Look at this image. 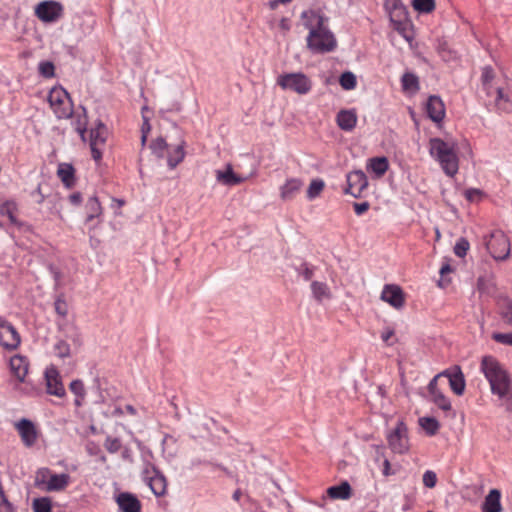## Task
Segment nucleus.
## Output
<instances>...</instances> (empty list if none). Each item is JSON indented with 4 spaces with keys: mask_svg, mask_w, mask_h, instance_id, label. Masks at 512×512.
<instances>
[{
    "mask_svg": "<svg viewBox=\"0 0 512 512\" xmlns=\"http://www.w3.org/2000/svg\"><path fill=\"white\" fill-rule=\"evenodd\" d=\"M304 27L309 31L307 48L314 54H324L335 50L337 40L329 29L328 18L319 11L307 10L301 14Z\"/></svg>",
    "mask_w": 512,
    "mask_h": 512,
    "instance_id": "1",
    "label": "nucleus"
},
{
    "mask_svg": "<svg viewBox=\"0 0 512 512\" xmlns=\"http://www.w3.org/2000/svg\"><path fill=\"white\" fill-rule=\"evenodd\" d=\"M480 371L489 382L492 394L512 403L511 378L498 359L492 355L483 356Z\"/></svg>",
    "mask_w": 512,
    "mask_h": 512,
    "instance_id": "2",
    "label": "nucleus"
},
{
    "mask_svg": "<svg viewBox=\"0 0 512 512\" xmlns=\"http://www.w3.org/2000/svg\"><path fill=\"white\" fill-rule=\"evenodd\" d=\"M429 153L441 166L447 176L453 177L458 173L459 160L454 145L445 142L441 138L429 140Z\"/></svg>",
    "mask_w": 512,
    "mask_h": 512,
    "instance_id": "3",
    "label": "nucleus"
},
{
    "mask_svg": "<svg viewBox=\"0 0 512 512\" xmlns=\"http://www.w3.org/2000/svg\"><path fill=\"white\" fill-rule=\"evenodd\" d=\"M48 102L58 119H68L73 115V103L69 93L62 87H54L48 95Z\"/></svg>",
    "mask_w": 512,
    "mask_h": 512,
    "instance_id": "4",
    "label": "nucleus"
},
{
    "mask_svg": "<svg viewBox=\"0 0 512 512\" xmlns=\"http://www.w3.org/2000/svg\"><path fill=\"white\" fill-rule=\"evenodd\" d=\"M277 84L283 90H290L299 95H306L312 89L311 79L302 72L282 74L277 78Z\"/></svg>",
    "mask_w": 512,
    "mask_h": 512,
    "instance_id": "5",
    "label": "nucleus"
},
{
    "mask_svg": "<svg viewBox=\"0 0 512 512\" xmlns=\"http://www.w3.org/2000/svg\"><path fill=\"white\" fill-rule=\"evenodd\" d=\"M141 476L156 497H162L166 494L167 479L154 464L147 462L141 472Z\"/></svg>",
    "mask_w": 512,
    "mask_h": 512,
    "instance_id": "6",
    "label": "nucleus"
},
{
    "mask_svg": "<svg viewBox=\"0 0 512 512\" xmlns=\"http://www.w3.org/2000/svg\"><path fill=\"white\" fill-rule=\"evenodd\" d=\"M485 245L490 255L495 260H505L510 255V242L505 233L501 230L492 232Z\"/></svg>",
    "mask_w": 512,
    "mask_h": 512,
    "instance_id": "7",
    "label": "nucleus"
},
{
    "mask_svg": "<svg viewBox=\"0 0 512 512\" xmlns=\"http://www.w3.org/2000/svg\"><path fill=\"white\" fill-rule=\"evenodd\" d=\"M13 426L25 448L30 449L37 444L41 432L32 420L28 418H21L16 421Z\"/></svg>",
    "mask_w": 512,
    "mask_h": 512,
    "instance_id": "8",
    "label": "nucleus"
},
{
    "mask_svg": "<svg viewBox=\"0 0 512 512\" xmlns=\"http://www.w3.org/2000/svg\"><path fill=\"white\" fill-rule=\"evenodd\" d=\"M387 441L394 453L403 454L408 451V428L403 421H398L396 427L387 434Z\"/></svg>",
    "mask_w": 512,
    "mask_h": 512,
    "instance_id": "9",
    "label": "nucleus"
},
{
    "mask_svg": "<svg viewBox=\"0 0 512 512\" xmlns=\"http://www.w3.org/2000/svg\"><path fill=\"white\" fill-rule=\"evenodd\" d=\"M63 6L54 0L42 1L35 7V15L44 23H54L63 16Z\"/></svg>",
    "mask_w": 512,
    "mask_h": 512,
    "instance_id": "10",
    "label": "nucleus"
},
{
    "mask_svg": "<svg viewBox=\"0 0 512 512\" xmlns=\"http://www.w3.org/2000/svg\"><path fill=\"white\" fill-rule=\"evenodd\" d=\"M21 343L16 328L6 319L0 317V345L9 351L15 350Z\"/></svg>",
    "mask_w": 512,
    "mask_h": 512,
    "instance_id": "11",
    "label": "nucleus"
},
{
    "mask_svg": "<svg viewBox=\"0 0 512 512\" xmlns=\"http://www.w3.org/2000/svg\"><path fill=\"white\" fill-rule=\"evenodd\" d=\"M347 187L345 194H350L354 198L362 197L363 191L368 187V179L362 170L351 171L346 175Z\"/></svg>",
    "mask_w": 512,
    "mask_h": 512,
    "instance_id": "12",
    "label": "nucleus"
},
{
    "mask_svg": "<svg viewBox=\"0 0 512 512\" xmlns=\"http://www.w3.org/2000/svg\"><path fill=\"white\" fill-rule=\"evenodd\" d=\"M107 139V128L101 122L98 121L96 126L90 131V149L92 158L95 161H100L102 158L101 147L105 144Z\"/></svg>",
    "mask_w": 512,
    "mask_h": 512,
    "instance_id": "13",
    "label": "nucleus"
},
{
    "mask_svg": "<svg viewBox=\"0 0 512 512\" xmlns=\"http://www.w3.org/2000/svg\"><path fill=\"white\" fill-rule=\"evenodd\" d=\"M46 391L50 395L62 398L66 390L61 381V376L55 366L47 367L45 370Z\"/></svg>",
    "mask_w": 512,
    "mask_h": 512,
    "instance_id": "14",
    "label": "nucleus"
},
{
    "mask_svg": "<svg viewBox=\"0 0 512 512\" xmlns=\"http://www.w3.org/2000/svg\"><path fill=\"white\" fill-rule=\"evenodd\" d=\"M380 298L395 309H401L405 303L402 289L395 284L384 285Z\"/></svg>",
    "mask_w": 512,
    "mask_h": 512,
    "instance_id": "15",
    "label": "nucleus"
},
{
    "mask_svg": "<svg viewBox=\"0 0 512 512\" xmlns=\"http://www.w3.org/2000/svg\"><path fill=\"white\" fill-rule=\"evenodd\" d=\"M427 116L435 123L441 122L445 117V105L437 95L429 96L426 102Z\"/></svg>",
    "mask_w": 512,
    "mask_h": 512,
    "instance_id": "16",
    "label": "nucleus"
},
{
    "mask_svg": "<svg viewBox=\"0 0 512 512\" xmlns=\"http://www.w3.org/2000/svg\"><path fill=\"white\" fill-rule=\"evenodd\" d=\"M116 503L121 512H141L140 500L130 492H121L116 497Z\"/></svg>",
    "mask_w": 512,
    "mask_h": 512,
    "instance_id": "17",
    "label": "nucleus"
},
{
    "mask_svg": "<svg viewBox=\"0 0 512 512\" xmlns=\"http://www.w3.org/2000/svg\"><path fill=\"white\" fill-rule=\"evenodd\" d=\"M430 400L443 411H450V400L438 389L436 378H432L428 384Z\"/></svg>",
    "mask_w": 512,
    "mask_h": 512,
    "instance_id": "18",
    "label": "nucleus"
},
{
    "mask_svg": "<svg viewBox=\"0 0 512 512\" xmlns=\"http://www.w3.org/2000/svg\"><path fill=\"white\" fill-rule=\"evenodd\" d=\"M10 370L19 382H24L28 373L29 361L25 356L14 355L10 358Z\"/></svg>",
    "mask_w": 512,
    "mask_h": 512,
    "instance_id": "19",
    "label": "nucleus"
},
{
    "mask_svg": "<svg viewBox=\"0 0 512 512\" xmlns=\"http://www.w3.org/2000/svg\"><path fill=\"white\" fill-rule=\"evenodd\" d=\"M303 187V181L299 178H289L280 187V197L283 201H290L296 197Z\"/></svg>",
    "mask_w": 512,
    "mask_h": 512,
    "instance_id": "20",
    "label": "nucleus"
},
{
    "mask_svg": "<svg viewBox=\"0 0 512 512\" xmlns=\"http://www.w3.org/2000/svg\"><path fill=\"white\" fill-rule=\"evenodd\" d=\"M247 177H242L234 173L232 166L227 165L226 170H216V180L226 186H235L246 181Z\"/></svg>",
    "mask_w": 512,
    "mask_h": 512,
    "instance_id": "21",
    "label": "nucleus"
},
{
    "mask_svg": "<svg viewBox=\"0 0 512 512\" xmlns=\"http://www.w3.org/2000/svg\"><path fill=\"white\" fill-rule=\"evenodd\" d=\"M336 123L341 130L350 132L357 124V115L354 110L343 109L336 115Z\"/></svg>",
    "mask_w": 512,
    "mask_h": 512,
    "instance_id": "22",
    "label": "nucleus"
},
{
    "mask_svg": "<svg viewBox=\"0 0 512 512\" xmlns=\"http://www.w3.org/2000/svg\"><path fill=\"white\" fill-rule=\"evenodd\" d=\"M71 477L67 473L55 474L52 473L48 482V485L45 487V491L47 492H60L66 489V487L70 484Z\"/></svg>",
    "mask_w": 512,
    "mask_h": 512,
    "instance_id": "23",
    "label": "nucleus"
},
{
    "mask_svg": "<svg viewBox=\"0 0 512 512\" xmlns=\"http://www.w3.org/2000/svg\"><path fill=\"white\" fill-rule=\"evenodd\" d=\"M501 493L497 489H492L485 497L482 504V512H501Z\"/></svg>",
    "mask_w": 512,
    "mask_h": 512,
    "instance_id": "24",
    "label": "nucleus"
},
{
    "mask_svg": "<svg viewBox=\"0 0 512 512\" xmlns=\"http://www.w3.org/2000/svg\"><path fill=\"white\" fill-rule=\"evenodd\" d=\"M57 175L67 188H72L75 184V169L70 163H60L57 169Z\"/></svg>",
    "mask_w": 512,
    "mask_h": 512,
    "instance_id": "25",
    "label": "nucleus"
},
{
    "mask_svg": "<svg viewBox=\"0 0 512 512\" xmlns=\"http://www.w3.org/2000/svg\"><path fill=\"white\" fill-rule=\"evenodd\" d=\"M389 169L388 159L384 156L373 157L368 160L367 170L374 173L377 178L382 177Z\"/></svg>",
    "mask_w": 512,
    "mask_h": 512,
    "instance_id": "26",
    "label": "nucleus"
},
{
    "mask_svg": "<svg viewBox=\"0 0 512 512\" xmlns=\"http://www.w3.org/2000/svg\"><path fill=\"white\" fill-rule=\"evenodd\" d=\"M449 386L456 395H463L466 382L464 374L459 366H454V374L450 377Z\"/></svg>",
    "mask_w": 512,
    "mask_h": 512,
    "instance_id": "27",
    "label": "nucleus"
},
{
    "mask_svg": "<svg viewBox=\"0 0 512 512\" xmlns=\"http://www.w3.org/2000/svg\"><path fill=\"white\" fill-rule=\"evenodd\" d=\"M327 494L331 499L347 500L351 497V486L347 481H344L340 485L329 487Z\"/></svg>",
    "mask_w": 512,
    "mask_h": 512,
    "instance_id": "28",
    "label": "nucleus"
},
{
    "mask_svg": "<svg viewBox=\"0 0 512 512\" xmlns=\"http://www.w3.org/2000/svg\"><path fill=\"white\" fill-rule=\"evenodd\" d=\"M393 28L409 43L414 40L415 33L413 29V24L410 18L398 21V23L393 24Z\"/></svg>",
    "mask_w": 512,
    "mask_h": 512,
    "instance_id": "29",
    "label": "nucleus"
},
{
    "mask_svg": "<svg viewBox=\"0 0 512 512\" xmlns=\"http://www.w3.org/2000/svg\"><path fill=\"white\" fill-rule=\"evenodd\" d=\"M401 86L404 92H418L420 89L418 76L412 72L404 73L401 77Z\"/></svg>",
    "mask_w": 512,
    "mask_h": 512,
    "instance_id": "30",
    "label": "nucleus"
},
{
    "mask_svg": "<svg viewBox=\"0 0 512 512\" xmlns=\"http://www.w3.org/2000/svg\"><path fill=\"white\" fill-rule=\"evenodd\" d=\"M492 104L501 111H509L512 108L510 97L501 88L495 89Z\"/></svg>",
    "mask_w": 512,
    "mask_h": 512,
    "instance_id": "31",
    "label": "nucleus"
},
{
    "mask_svg": "<svg viewBox=\"0 0 512 512\" xmlns=\"http://www.w3.org/2000/svg\"><path fill=\"white\" fill-rule=\"evenodd\" d=\"M86 211V222H90L101 215L102 207L96 196H92L88 199L86 203Z\"/></svg>",
    "mask_w": 512,
    "mask_h": 512,
    "instance_id": "32",
    "label": "nucleus"
},
{
    "mask_svg": "<svg viewBox=\"0 0 512 512\" xmlns=\"http://www.w3.org/2000/svg\"><path fill=\"white\" fill-rule=\"evenodd\" d=\"M185 157L184 145H177L172 151L169 152L167 164L170 169H174Z\"/></svg>",
    "mask_w": 512,
    "mask_h": 512,
    "instance_id": "33",
    "label": "nucleus"
},
{
    "mask_svg": "<svg viewBox=\"0 0 512 512\" xmlns=\"http://www.w3.org/2000/svg\"><path fill=\"white\" fill-rule=\"evenodd\" d=\"M311 290L314 298L319 302L324 298L330 297V291L326 283L313 281L311 283Z\"/></svg>",
    "mask_w": 512,
    "mask_h": 512,
    "instance_id": "34",
    "label": "nucleus"
},
{
    "mask_svg": "<svg viewBox=\"0 0 512 512\" xmlns=\"http://www.w3.org/2000/svg\"><path fill=\"white\" fill-rule=\"evenodd\" d=\"M17 210L16 203L13 201H6L0 206V213L3 216H7L9 221L13 225H20V222L17 220L15 216V212Z\"/></svg>",
    "mask_w": 512,
    "mask_h": 512,
    "instance_id": "35",
    "label": "nucleus"
},
{
    "mask_svg": "<svg viewBox=\"0 0 512 512\" xmlns=\"http://www.w3.org/2000/svg\"><path fill=\"white\" fill-rule=\"evenodd\" d=\"M51 474H52V471L49 468H47V467L39 468L36 471V475H35V481H34L35 486L37 488H40L41 490L45 491V487L48 485Z\"/></svg>",
    "mask_w": 512,
    "mask_h": 512,
    "instance_id": "36",
    "label": "nucleus"
},
{
    "mask_svg": "<svg viewBox=\"0 0 512 512\" xmlns=\"http://www.w3.org/2000/svg\"><path fill=\"white\" fill-rule=\"evenodd\" d=\"M419 423L429 436L435 435L440 428L438 420L434 417H422L419 419Z\"/></svg>",
    "mask_w": 512,
    "mask_h": 512,
    "instance_id": "37",
    "label": "nucleus"
},
{
    "mask_svg": "<svg viewBox=\"0 0 512 512\" xmlns=\"http://www.w3.org/2000/svg\"><path fill=\"white\" fill-rule=\"evenodd\" d=\"M33 512H52V502L49 497L35 498L32 501Z\"/></svg>",
    "mask_w": 512,
    "mask_h": 512,
    "instance_id": "38",
    "label": "nucleus"
},
{
    "mask_svg": "<svg viewBox=\"0 0 512 512\" xmlns=\"http://www.w3.org/2000/svg\"><path fill=\"white\" fill-rule=\"evenodd\" d=\"M325 187V183L322 179H313L307 189V198L313 200L317 198Z\"/></svg>",
    "mask_w": 512,
    "mask_h": 512,
    "instance_id": "39",
    "label": "nucleus"
},
{
    "mask_svg": "<svg viewBox=\"0 0 512 512\" xmlns=\"http://www.w3.org/2000/svg\"><path fill=\"white\" fill-rule=\"evenodd\" d=\"M412 6L419 13H431L435 9V0H413Z\"/></svg>",
    "mask_w": 512,
    "mask_h": 512,
    "instance_id": "40",
    "label": "nucleus"
},
{
    "mask_svg": "<svg viewBox=\"0 0 512 512\" xmlns=\"http://www.w3.org/2000/svg\"><path fill=\"white\" fill-rule=\"evenodd\" d=\"M339 83L344 90H352L357 85L356 76L352 72L346 71L341 74Z\"/></svg>",
    "mask_w": 512,
    "mask_h": 512,
    "instance_id": "41",
    "label": "nucleus"
},
{
    "mask_svg": "<svg viewBox=\"0 0 512 512\" xmlns=\"http://www.w3.org/2000/svg\"><path fill=\"white\" fill-rule=\"evenodd\" d=\"M168 145L164 138L158 137L153 140L150 144V149L152 153L158 158H162L164 156V152L167 149Z\"/></svg>",
    "mask_w": 512,
    "mask_h": 512,
    "instance_id": "42",
    "label": "nucleus"
},
{
    "mask_svg": "<svg viewBox=\"0 0 512 512\" xmlns=\"http://www.w3.org/2000/svg\"><path fill=\"white\" fill-rule=\"evenodd\" d=\"M54 352L61 359L68 358L71 354L70 345L64 340H59L54 345Z\"/></svg>",
    "mask_w": 512,
    "mask_h": 512,
    "instance_id": "43",
    "label": "nucleus"
},
{
    "mask_svg": "<svg viewBox=\"0 0 512 512\" xmlns=\"http://www.w3.org/2000/svg\"><path fill=\"white\" fill-rule=\"evenodd\" d=\"M75 130L81 136L82 139H85V134L87 131V117L86 110L83 108V116L79 115L77 119L73 122Z\"/></svg>",
    "mask_w": 512,
    "mask_h": 512,
    "instance_id": "44",
    "label": "nucleus"
},
{
    "mask_svg": "<svg viewBox=\"0 0 512 512\" xmlns=\"http://www.w3.org/2000/svg\"><path fill=\"white\" fill-rule=\"evenodd\" d=\"M121 441L119 438H113L111 436H107L104 442L105 449L111 453H117L121 449Z\"/></svg>",
    "mask_w": 512,
    "mask_h": 512,
    "instance_id": "45",
    "label": "nucleus"
},
{
    "mask_svg": "<svg viewBox=\"0 0 512 512\" xmlns=\"http://www.w3.org/2000/svg\"><path fill=\"white\" fill-rule=\"evenodd\" d=\"M469 242L466 238H460L455 246H454V253L456 256L463 258L466 256L467 251L469 250Z\"/></svg>",
    "mask_w": 512,
    "mask_h": 512,
    "instance_id": "46",
    "label": "nucleus"
},
{
    "mask_svg": "<svg viewBox=\"0 0 512 512\" xmlns=\"http://www.w3.org/2000/svg\"><path fill=\"white\" fill-rule=\"evenodd\" d=\"M390 21L393 24L398 23V21H403L409 18L408 11L406 6L401 7L400 9H396L395 11L389 14Z\"/></svg>",
    "mask_w": 512,
    "mask_h": 512,
    "instance_id": "47",
    "label": "nucleus"
},
{
    "mask_svg": "<svg viewBox=\"0 0 512 512\" xmlns=\"http://www.w3.org/2000/svg\"><path fill=\"white\" fill-rule=\"evenodd\" d=\"M69 389L73 394L76 395V397L84 399L85 388H84V384L81 380H79V379L73 380L69 385Z\"/></svg>",
    "mask_w": 512,
    "mask_h": 512,
    "instance_id": "48",
    "label": "nucleus"
},
{
    "mask_svg": "<svg viewBox=\"0 0 512 512\" xmlns=\"http://www.w3.org/2000/svg\"><path fill=\"white\" fill-rule=\"evenodd\" d=\"M54 64L50 61H43L39 63V72L45 78H51L54 76Z\"/></svg>",
    "mask_w": 512,
    "mask_h": 512,
    "instance_id": "49",
    "label": "nucleus"
},
{
    "mask_svg": "<svg viewBox=\"0 0 512 512\" xmlns=\"http://www.w3.org/2000/svg\"><path fill=\"white\" fill-rule=\"evenodd\" d=\"M492 339L497 343L512 345V332L510 333H500L495 332L492 334Z\"/></svg>",
    "mask_w": 512,
    "mask_h": 512,
    "instance_id": "50",
    "label": "nucleus"
},
{
    "mask_svg": "<svg viewBox=\"0 0 512 512\" xmlns=\"http://www.w3.org/2000/svg\"><path fill=\"white\" fill-rule=\"evenodd\" d=\"M56 313L61 317H66L68 313L67 303L64 298L58 297L54 302Z\"/></svg>",
    "mask_w": 512,
    "mask_h": 512,
    "instance_id": "51",
    "label": "nucleus"
},
{
    "mask_svg": "<svg viewBox=\"0 0 512 512\" xmlns=\"http://www.w3.org/2000/svg\"><path fill=\"white\" fill-rule=\"evenodd\" d=\"M495 78V72L491 66H485L481 72V84L492 83Z\"/></svg>",
    "mask_w": 512,
    "mask_h": 512,
    "instance_id": "52",
    "label": "nucleus"
},
{
    "mask_svg": "<svg viewBox=\"0 0 512 512\" xmlns=\"http://www.w3.org/2000/svg\"><path fill=\"white\" fill-rule=\"evenodd\" d=\"M436 482H437V476H436L435 472H433L431 470H427L424 472V474H423L424 486H426L427 488H433V487H435Z\"/></svg>",
    "mask_w": 512,
    "mask_h": 512,
    "instance_id": "53",
    "label": "nucleus"
},
{
    "mask_svg": "<svg viewBox=\"0 0 512 512\" xmlns=\"http://www.w3.org/2000/svg\"><path fill=\"white\" fill-rule=\"evenodd\" d=\"M297 271L305 281H309L314 275L313 267L309 266L307 263L301 264Z\"/></svg>",
    "mask_w": 512,
    "mask_h": 512,
    "instance_id": "54",
    "label": "nucleus"
},
{
    "mask_svg": "<svg viewBox=\"0 0 512 512\" xmlns=\"http://www.w3.org/2000/svg\"><path fill=\"white\" fill-rule=\"evenodd\" d=\"M466 199L470 202L479 201L483 195V192L477 188H469L464 193Z\"/></svg>",
    "mask_w": 512,
    "mask_h": 512,
    "instance_id": "55",
    "label": "nucleus"
},
{
    "mask_svg": "<svg viewBox=\"0 0 512 512\" xmlns=\"http://www.w3.org/2000/svg\"><path fill=\"white\" fill-rule=\"evenodd\" d=\"M405 6L401 0H385L384 7L388 14Z\"/></svg>",
    "mask_w": 512,
    "mask_h": 512,
    "instance_id": "56",
    "label": "nucleus"
},
{
    "mask_svg": "<svg viewBox=\"0 0 512 512\" xmlns=\"http://www.w3.org/2000/svg\"><path fill=\"white\" fill-rule=\"evenodd\" d=\"M498 87H494L493 86V82L492 83H487V84H482V90L485 92L487 98H488V104L491 105L492 104V101L494 99V91L495 89H497Z\"/></svg>",
    "mask_w": 512,
    "mask_h": 512,
    "instance_id": "57",
    "label": "nucleus"
},
{
    "mask_svg": "<svg viewBox=\"0 0 512 512\" xmlns=\"http://www.w3.org/2000/svg\"><path fill=\"white\" fill-rule=\"evenodd\" d=\"M353 207H354V211H355L356 215L361 216L369 210L370 204L367 201L360 202V203L355 202L353 204Z\"/></svg>",
    "mask_w": 512,
    "mask_h": 512,
    "instance_id": "58",
    "label": "nucleus"
},
{
    "mask_svg": "<svg viewBox=\"0 0 512 512\" xmlns=\"http://www.w3.org/2000/svg\"><path fill=\"white\" fill-rule=\"evenodd\" d=\"M69 201L72 205L78 206L82 202V195L80 192H74L69 196Z\"/></svg>",
    "mask_w": 512,
    "mask_h": 512,
    "instance_id": "59",
    "label": "nucleus"
},
{
    "mask_svg": "<svg viewBox=\"0 0 512 512\" xmlns=\"http://www.w3.org/2000/svg\"><path fill=\"white\" fill-rule=\"evenodd\" d=\"M394 473L395 472L391 470V465H390L389 460L387 458H384L382 474L387 477V476L393 475Z\"/></svg>",
    "mask_w": 512,
    "mask_h": 512,
    "instance_id": "60",
    "label": "nucleus"
},
{
    "mask_svg": "<svg viewBox=\"0 0 512 512\" xmlns=\"http://www.w3.org/2000/svg\"><path fill=\"white\" fill-rule=\"evenodd\" d=\"M452 374H454V367L452 369H447V370H444V371L438 373L433 378H436V381H438V379L440 377H446V378H448V380H450V377Z\"/></svg>",
    "mask_w": 512,
    "mask_h": 512,
    "instance_id": "61",
    "label": "nucleus"
},
{
    "mask_svg": "<svg viewBox=\"0 0 512 512\" xmlns=\"http://www.w3.org/2000/svg\"><path fill=\"white\" fill-rule=\"evenodd\" d=\"M394 332L392 330H388L382 333L381 339L387 343L389 339L393 336Z\"/></svg>",
    "mask_w": 512,
    "mask_h": 512,
    "instance_id": "62",
    "label": "nucleus"
},
{
    "mask_svg": "<svg viewBox=\"0 0 512 512\" xmlns=\"http://www.w3.org/2000/svg\"><path fill=\"white\" fill-rule=\"evenodd\" d=\"M506 321L512 325V305L508 307L507 312L504 314Z\"/></svg>",
    "mask_w": 512,
    "mask_h": 512,
    "instance_id": "63",
    "label": "nucleus"
},
{
    "mask_svg": "<svg viewBox=\"0 0 512 512\" xmlns=\"http://www.w3.org/2000/svg\"><path fill=\"white\" fill-rule=\"evenodd\" d=\"M125 410H126L127 413H129L131 415H136L137 414L136 409L132 405H130V404L125 406Z\"/></svg>",
    "mask_w": 512,
    "mask_h": 512,
    "instance_id": "64",
    "label": "nucleus"
}]
</instances>
